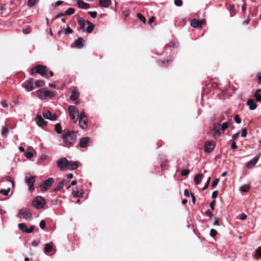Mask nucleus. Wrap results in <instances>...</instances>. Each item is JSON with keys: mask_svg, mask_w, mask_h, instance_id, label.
<instances>
[{"mask_svg": "<svg viewBox=\"0 0 261 261\" xmlns=\"http://www.w3.org/2000/svg\"><path fill=\"white\" fill-rule=\"evenodd\" d=\"M67 167H68V169L70 170H73L77 169L78 167L77 162L69 161V164Z\"/></svg>", "mask_w": 261, "mask_h": 261, "instance_id": "nucleus-24", "label": "nucleus"}, {"mask_svg": "<svg viewBox=\"0 0 261 261\" xmlns=\"http://www.w3.org/2000/svg\"><path fill=\"white\" fill-rule=\"evenodd\" d=\"M260 155H261L260 154L256 155L252 160L249 161L246 165L247 168L248 169L252 168L255 165V164L257 163L258 161L259 160V159L260 157Z\"/></svg>", "mask_w": 261, "mask_h": 261, "instance_id": "nucleus-12", "label": "nucleus"}, {"mask_svg": "<svg viewBox=\"0 0 261 261\" xmlns=\"http://www.w3.org/2000/svg\"><path fill=\"white\" fill-rule=\"evenodd\" d=\"M219 179L216 178L213 181V183L212 184V187L213 188H215L218 185V182H219Z\"/></svg>", "mask_w": 261, "mask_h": 261, "instance_id": "nucleus-49", "label": "nucleus"}, {"mask_svg": "<svg viewBox=\"0 0 261 261\" xmlns=\"http://www.w3.org/2000/svg\"><path fill=\"white\" fill-rule=\"evenodd\" d=\"M1 105L4 108H7L8 107V104L6 101H2Z\"/></svg>", "mask_w": 261, "mask_h": 261, "instance_id": "nucleus-62", "label": "nucleus"}, {"mask_svg": "<svg viewBox=\"0 0 261 261\" xmlns=\"http://www.w3.org/2000/svg\"><path fill=\"white\" fill-rule=\"evenodd\" d=\"M247 105L249 106V109L251 110H254L257 107V105L254 102V100L252 99H249L247 100Z\"/></svg>", "mask_w": 261, "mask_h": 261, "instance_id": "nucleus-23", "label": "nucleus"}, {"mask_svg": "<svg viewBox=\"0 0 261 261\" xmlns=\"http://www.w3.org/2000/svg\"><path fill=\"white\" fill-rule=\"evenodd\" d=\"M255 257L257 259L261 258V247L258 248L255 252Z\"/></svg>", "mask_w": 261, "mask_h": 261, "instance_id": "nucleus-39", "label": "nucleus"}, {"mask_svg": "<svg viewBox=\"0 0 261 261\" xmlns=\"http://www.w3.org/2000/svg\"><path fill=\"white\" fill-rule=\"evenodd\" d=\"M79 97V93L78 92H76V91H74L72 92L70 96V99L71 100H76Z\"/></svg>", "mask_w": 261, "mask_h": 261, "instance_id": "nucleus-33", "label": "nucleus"}, {"mask_svg": "<svg viewBox=\"0 0 261 261\" xmlns=\"http://www.w3.org/2000/svg\"><path fill=\"white\" fill-rule=\"evenodd\" d=\"M73 30L69 27H68L64 32L62 30L59 31L58 32V35H60L62 33H64L65 35H67L71 34Z\"/></svg>", "mask_w": 261, "mask_h": 261, "instance_id": "nucleus-29", "label": "nucleus"}, {"mask_svg": "<svg viewBox=\"0 0 261 261\" xmlns=\"http://www.w3.org/2000/svg\"><path fill=\"white\" fill-rule=\"evenodd\" d=\"M57 164L60 169L63 171L68 167L69 161L65 158H62L57 161Z\"/></svg>", "mask_w": 261, "mask_h": 261, "instance_id": "nucleus-8", "label": "nucleus"}, {"mask_svg": "<svg viewBox=\"0 0 261 261\" xmlns=\"http://www.w3.org/2000/svg\"><path fill=\"white\" fill-rule=\"evenodd\" d=\"M36 0H28V6L31 8L33 7L36 3Z\"/></svg>", "mask_w": 261, "mask_h": 261, "instance_id": "nucleus-43", "label": "nucleus"}, {"mask_svg": "<svg viewBox=\"0 0 261 261\" xmlns=\"http://www.w3.org/2000/svg\"><path fill=\"white\" fill-rule=\"evenodd\" d=\"M228 127V122L225 121L222 125L219 122H214L213 123V135L215 138H217L221 135V131H225Z\"/></svg>", "mask_w": 261, "mask_h": 261, "instance_id": "nucleus-1", "label": "nucleus"}, {"mask_svg": "<svg viewBox=\"0 0 261 261\" xmlns=\"http://www.w3.org/2000/svg\"><path fill=\"white\" fill-rule=\"evenodd\" d=\"M64 181H65V180H63L62 181H60L56 188H55L54 189V191L55 192H57L59 190H61V189H62L63 188V186H64Z\"/></svg>", "mask_w": 261, "mask_h": 261, "instance_id": "nucleus-32", "label": "nucleus"}, {"mask_svg": "<svg viewBox=\"0 0 261 261\" xmlns=\"http://www.w3.org/2000/svg\"><path fill=\"white\" fill-rule=\"evenodd\" d=\"M34 229H35V226H32L29 229L27 228L26 232L28 233H32L33 232Z\"/></svg>", "mask_w": 261, "mask_h": 261, "instance_id": "nucleus-57", "label": "nucleus"}, {"mask_svg": "<svg viewBox=\"0 0 261 261\" xmlns=\"http://www.w3.org/2000/svg\"><path fill=\"white\" fill-rule=\"evenodd\" d=\"M171 62L170 60H163L159 62V65L161 67H166L169 65V62Z\"/></svg>", "mask_w": 261, "mask_h": 261, "instance_id": "nucleus-34", "label": "nucleus"}, {"mask_svg": "<svg viewBox=\"0 0 261 261\" xmlns=\"http://www.w3.org/2000/svg\"><path fill=\"white\" fill-rule=\"evenodd\" d=\"M43 116L46 119L55 121L57 119V116L55 114H52L49 110L43 113Z\"/></svg>", "mask_w": 261, "mask_h": 261, "instance_id": "nucleus-13", "label": "nucleus"}, {"mask_svg": "<svg viewBox=\"0 0 261 261\" xmlns=\"http://www.w3.org/2000/svg\"><path fill=\"white\" fill-rule=\"evenodd\" d=\"M205 216L208 217H212L213 216V213L211 212V211L210 210H208L205 212Z\"/></svg>", "mask_w": 261, "mask_h": 261, "instance_id": "nucleus-54", "label": "nucleus"}, {"mask_svg": "<svg viewBox=\"0 0 261 261\" xmlns=\"http://www.w3.org/2000/svg\"><path fill=\"white\" fill-rule=\"evenodd\" d=\"M72 194L74 197H81L83 196L84 194V192L83 190L81 191H73L72 192Z\"/></svg>", "mask_w": 261, "mask_h": 261, "instance_id": "nucleus-28", "label": "nucleus"}, {"mask_svg": "<svg viewBox=\"0 0 261 261\" xmlns=\"http://www.w3.org/2000/svg\"><path fill=\"white\" fill-rule=\"evenodd\" d=\"M190 173V171L188 169H184L181 172V175L182 176H187Z\"/></svg>", "mask_w": 261, "mask_h": 261, "instance_id": "nucleus-44", "label": "nucleus"}, {"mask_svg": "<svg viewBox=\"0 0 261 261\" xmlns=\"http://www.w3.org/2000/svg\"><path fill=\"white\" fill-rule=\"evenodd\" d=\"M34 73H38L41 76H45L47 73L46 67L45 66L39 65L32 69V74Z\"/></svg>", "mask_w": 261, "mask_h": 261, "instance_id": "nucleus-7", "label": "nucleus"}, {"mask_svg": "<svg viewBox=\"0 0 261 261\" xmlns=\"http://www.w3.org/2000/svg\"><path fill=\"white\" fill-rule=\"evenodd\" d=\"M18 217L20 218H23L26 220L31 219L32 214L31 211L27 208H23L19 210Z\"/></svg>", "mask_w": 261, "mask_h": 261, "instance_id": "nucleus-4", "label": "nucleus"}, {"mask_svg": "<svg viewBox=\"0 0 261 261\" xmlns=\"http://www.w3.org/2000/svg\"><path fill=\"white\" fill-rule=\"evenodd\" d=\"M25 182L29 186L30 191L34 190V183L35 182V178L34 176H27L25 179Z\"/></svg>", "mask_w": 261, "mask_h": 261, "instance_id": "nucleus-10", "label": "nucleus"}, {"mask_svg": "<svg viewBox=\"0 0 261 261\" xmlns=\"http://www.w3.org/2000/svg\"><path fill=\"white\" fill-rule=\"evenodd\" d=\"M77 21L80 26V28L82 30L83 32H85L86 24H87V21L85 20L83 18L79 17Z\"/></svg>", "mask_w": 261, "mask_h": 261, "instance_id": "nucleus-17", "label": "nucleus"}, {"mask_svg": "<svg viewBox=\"0 0 261 261\" xmlns=\"http://www.w3.org/2000/svg\"><path fill=\"white\" fill-rule=\"evenodd\" d=\"M218 192L217 191H215L212 193V198H216L217 197Z\"/></svg>", "mask_w": 261, "mask_h": 261, "instance_id": "nucleus-60", "label": "nucleus"}, {"mask_svg": "<svg viewBox=\"0 0 261 261\" xmlns=\"http://www.w3.org/2000/svg\"><path fill=\"white\" fill-rule=\"evenodd\" d=\"M9 132V129L7 127H4L2 129V135L5 136Z\"/></svg>", "mask_w": 261, "mask_h": 261, "instance_id": "nucleus-42", "label": "nucleus"}, {"mask_svg": "<svg viewBox=\"0 0 261 261\" xmlns=\"http://www.w3.org/2000/svg\"><path fill=\"white\" fill-rule=\"evenodd\" d=\"M203 177V175L202 173H199L197 175H196L194 177V181L196 185H199L202 178Z\"/></svg>", "mask_w": 261, "mask_h": 261, "instance_id": "nucleus-25", "label": "nucleus"}, {"mask_svg": "<svg viewBox=\"0 0 261 261\" xmlns=\"http://www.w3.org/2000/svg\"><path fill=\"white\" fill-rule=\"evenodd\" d=\"M39 226L42 229H43L45 227V222L44 220L41 221L39 223Z\"/></svg>", "mask_w": 261, "mask_h": 261, "instance_id": "nucleus-55", "label": "nucleus"}, {"mask_svg": "<svg viewBox=\"0 0 261 261\" xmlns=\"http://www.w3.org/2000/svg\"><path fill=\"white\" fill-rule=\"evenodd\" d=\"M52 249H53V246L50 243H47L45 244V247H44V252L45 253H48L51 252Z\"/></svg>", "mask_w": 261, "mask_h": 261, "instance_id": "nucleus-30", "label": "nucleus"}, {"mask_svg": "<svg viewBox=\"0 0 261 261\" xmlns=\"http://www.w3.org/2000/svg\"><path fill=\"white\" fill-rule=\"evenodd\" d=\"M87 24H88V27L86 29V31L88 33H91L93 30L94 25L92 24L90 21L87 20Z\"/></svg>", "mask_w": 261, "mask_h": 261, "instance_id": "nucleus-27", "label": "nucleus"}, {"mask_svg": "<svg viewBox=\"0 0 261 261\" xmlns=\"http://www.w3.org/2000/svg\"><path fill=\"white\" fill-rule=\"evenodd\" d=\"M255 100L258 102H261V89H257L254 94Z\"/></svg>", "mask_w": 261, "mask_h": 261, "instance_id": "nucleus-26", "label": "nucleus"}, {"mask_svg": "<svg viewBox=\"0 0 261 261\" xmlns=\"http://www.w3.org/2000/svg\"><path fill=\"white\" fill-rule=\"evenodd\" d=\"M63 3V2L62 1H58L56 2V3L53 4L52 6H56V7L59 6L61 5V4H62Z\"/></svg>", "mask_w": 261, "mask_h": 261, "instance_id": "nucleus-56", "label": "nucleus"}, {"mask_svg": "<svg viewBox=\"0 0 261 261\" xmlns=\"http://www.w3.org/2000/svg\"><path fill=\"white\" fill-rule=\"evenodd\" d=\"M219 218L217 217H215L214 225H219Z\"/></svg>", "mask_w": 261, "mask_h": 261, "instance_id": "nucleus-59", "label": "nucleus"}, {"mask_svg": "<svg viewBox=\"0 0 261 261\" xmlns=\"http://www.w3.org/2000/svg\"><path fill=\"white\" fill-rule=\"evenodd\" d=\"M90 141V138L88 137L81 138L80 140V146L82 148H85L87 146Z\"/></svg>", "mask_w": 261, "mask_h": 261, "instance_id": "nucleus-16", "label": "nucleus"}, {"mask_svg": "<svg viewBox=\"0 0 261 261\" xmlns=\"http://www.w3.org/2000/svg\"><path fill=\"white\" fill-rule=\"evenodd\" d=\"M77 4L80 8L83 9L87 10L90 8V5L88 3H85L84 1L82 0H78Z\"/></svg>", "mask_w": 261, "mask_h": 261, "instance_id": "nucleus-20", "label": "nucleus"}, {"mask_svg": "<svg viewBox=\"0 0 261 261\" xmlns=\"http://www.w3.org/2000/svg\"><path fill=\"white\" fill-rule=\"evenodd\" d=\"M191 25L192 27L195 28L200 27V24H199V20L196 19H194L191 20Z\"/></svg>", "mask_w": 261, "mask_h": 261, "instance_id": "nucleus-31", "label": "nucleus"}, {"mask_svg": "<svg viewBox=\"0 0 261 261\" xmlns=\"http://www.w3.org/2000/svg\"><path fill=\"white\" fill-rule=\"evenodd\" d=\"M54 182V179L52 177H50L44 180L43 184L40 185L41 190L43 191H46L51 186Z\"/></svg>", "mask_w": 261, "mask_h": 261, "instance_id": "nucleus-9", "label": "nucleus"}, {"mask_svg": "<svg viewBox=\"0 0 261 261\" xmlns=\"http://www.w3.org/2000/svg\"><path fill=\"white\" fill-rule=\"evenodd\" d=\"M10 191V188H8L7 189H1L0 190V193L3 195L7 196Z\"/></svg>", "mask_w": 261, "mask_h": 261, "instance_id": "nucleus-40", "label": "nucleus"}, {"mask_svg": "<svg viewBox=\"0 0 261 261\" xmlns=\"http://www.w3.org/2000/svg\"><path fill=\"white\" fill-rule=\"evenodd\" d=\"M137 17L141 21L143 22H145V18L142 14L138 13L137 14Z\"/></svg>", "mask_w": 261, "mask_h": 261, "instance_id": "nucleus-46", "label": "nucleus"}, {"mask_svg": "<svg viewBox=\"0 0 261 261\" xmlns=\"http://www.w3.org/2000/svg\"><path fill=\"white\" fill-rule=\"evenodd\" d=\"M75 12V10L73 8H69L65 11V14L67 15H70L74 14Z\"/></svg>", "mask_w": 261, "mask_h": 261, "instance_id": "nucleus-38", "label": "nucleus"}, {"mask_svg": "<svg viewBox=\"0 0 261 261\" xmlns=\"http://www.w3.org/2000/svg\"><path fill=\"white\" fill-rule=\"evenodd\" d=\"M240 133L238 132L237 133L233 134L232 137V140H236L239 135Z\"/></svg>", "mask_w": 261, "mask_h": 261, "instance_id": "nucleus-61", "label": "nucleus"}, {"mask_svg": "<svg viewBox=\"0 0 261 261\" xmlns=\"http://www.w3.org/2000/svg\"><path fill=\"white\" fill-rule=\"evenodd\" d=\"M217 234V231L214 229H211L210 230V236L212 237H215Z\"/></svg>", "mask_w": 261, "mask_h": 261, "instance_id": "nucleus-47", "label": "nucleus"}, {"mask_svg": "<svg viewBox=\"0 0 261 261\" xmlns=\"http://www.w3.org/2000/svg\"><path fill=\"white\" fill-rule=\"evenodd\" d=\"M85 42L83 38L80 37L77 39L75 40L74 43L76 47L81 48L84 46V43Z\"/></svg>", "mask_w": 261, "mask_h": 261, "instance_id": "nucleus-19", "label": "nucleus"}, {"mask_svg": "<svg viewBox=\"0 0 261 261\" xmlns=\"http://www.w3.org/2000/svg\"><path fill=\"white\" fill-rule=\"evenodd\" d=\"M237 147V145L236 143V142H233L232 144H231V149H236Z\"/></svg>", "mask_w": 261, "mask_h": 261, "instance_id": "nucleus-64", "label": "nucleus"}, {"mask_svg": "<svg viewBox=\"0 0 261 261\" xmlns=\"http://www.w3.org/2000/svg\"><path fill=\"white\" fill-rule=\"evenodd\" d=\"M239 218L241 220H244L247 218V215L244 213L241 214Z\"/></svg>", "mask_w": 261, "mask_h": 261, "instance_id": "nucleus-58", "label": "nucleus"}, {"mask_svg": "<svg viewBox=\"0 0 261 261\" xmlns=\"http://www.w3.org/2000/svg\"><path fill=\"white\" fill-rule=\"evenodd\" d=\"M38 97L41 100H44L47 98H50L55 96V93L49 90L40 89L38 90Z\"/></svg>", "mask_w": 261, "mask_h": 261, "instance_id": "nucleus-3", "label": "nucleus"}, {"mask_svg": "<svg viewBox=\"0 0 261 261\" xmlns=\"http://www.w3.org/2000/svg\"><path fill=\"white\" fill-rule=\"evenodd\" d=\"M63 140V142L67 144H71L75 141V135L73 132L69 130H65L63 134L61 136Z\"/></svg>", "mask_w": 261, "mask_h": 261, "instance_id": "nucleus-2", "label": "nucleus"}, {"mask_svg": "<svg viewBox=\"0 0 261 261\" xmlns=\"http://www.w3.org/2000/svg\"><path fill=\"white\" fill-rule=\"evenodd\" d=\"M45 82L43 80H37L35 83V85L37 87H40L44 86Z\"/></svg>", "mask_w": 261, "mask_h": 261, "instance_id": "nucleus-36", "label": "nucleus"}, {"mask_svg": "<svg viewBox=\"0 0 261 261\" xmlns=\"http://www.w3.org/2000/svg\"><path fill=\"white\" fill-rule=\"evenodd\" d=\"M68 110L71 119L72 120L74 123H76L77 121V118L76 116L79 115L77 108L74 106H70L68 107Z\"/></svg>", "mask_w": 261, "mask_h": 261, "instance_id": "nucleus-6", "label": "nucleus"}, {"mask_svg": "<svg viewBox=\"0 0 261 261\" xmlns=\"http://www.w3.org/2000/svg\"><path fill=\"white\" fill-rule=\"evenodd\" d=\"M250 190L249 185H244L240 188V190L242 192H247Z\"/></svg>", "mask_w": 261, "mask_h": 261, "instance_id": "nucleus-35", "label": "nucleus"}, {"mask_svg": "<svg viewBox=\"0 0 261 261\" xmlns=\"http://www.w3.org/2000/svg\"><path fill=\"white\" fill-rule=\"evenodd\" d=\"M45 203V199L41 196H37L32 201L33 206L37 209L43 208Z\"/></svg>", "mask_w": 261, "mask_h": 261, "instance_id": "nucleus-5", "label": "nucleus"}, {"mask_svg": "<svg viewBox=\"0 0 261 261\" xmlns=\"http://www.w3.org/2000/svg\"><path fill=\"white\" fill-rule=\"evenodd\" d=\"M35 121L36 122L37 124L41 127H43L46 126L47 124V122L44 121L41 115H37L35 118Z\"/></svg>", "mask_w": 261, "mask_h": 261, "instance_id": "nucleus-15", "label": "nucleus"}, {"mask_svg": "<svg viewBox=\"0 0 261 261\" xmlns=\"http://www.w3.org/2000/svg\"><path fill=\"white\" fill-rule=\"evenodd\" d=\"M174 4L178 7H180L182 4V2L181 0H174Z\"/></svg>", "mask_w": 261, "mask_h": 261, "instance_id": "nucleus-50", "label": "nucleus"}, {"mask_svg": "<svg viewBox=\"0 0 261 261\" xmlns=\"http://www.w3.org/2000/svg\"><path fill=\"white\" fill-rule=\"evenodd\" d=\"M88 13L93 18H96L97 15V13L96 11H89Z\"/></svg>", "mask_w": 261, "mask_h": 261, "instance_id": "nucleus-45", "label": "nucleus"}, {"mask_svg": "<svg viewBox=\"0 0 261 261\" xmlns=\"http://www.w3.org/2000/svg\"><path fill=\"white\" fill-rule=\"evenodd\" d=\"M110 0H99V5L100 7L108 8L111 5Z\"/></svg>", "mask_w": 261, "mask_h": 261, "instance_id": "nucleus-21", "label": "nucleus"}, {"mask_svg": "<svg viewBox=\"0 0 261 261\" xmlns=\"http://www.w3.org/2000/svg\"><path fill=\"white\" fill-rule=\"evenodd\" d=\"M18 228L22 232H26L27 230V226H26V225L25 224H24V223H19L18 224Z\"/></svg>", "mask_w": 261, "mask_h": 261, "instance_id": "nucleus-37", "label": "nucleus"}, {"mask_svg": "<svg viewBox=\"0 0 261 261\" xmlns=\"http://www.w3.org/2000/svg\"><path fill=\"white\" fill-rule=\"evenodd\" d=\"M55 130L58 134H61L62 133V127L59 123H57L55 125Z\"/></svg>", "mask_w": 261, "mask_h": 261, "instance_id": "nucleus-41", "label": "nucleus"}, {"mask_svg": "<svg viewBox=\"0 0 261 261\" xmlns=\"http://www.w3.org/2000/svg\"><path fill=\"white\" fill-rule=\"evenodd\" d=\"M247 134V130L246 128H244L242 129V133H241V136L242 137H245Z\"/></svg>", "mask_w": 261, "mask_h": 261, "instance_id": "nucleus-52", "label": "nucleus"}, {"mask_svg": "<svg viewBox=\"0 0 261 261\" xmlns=\"http://www.w3.org/2000/svg\"><path fill=\"white\" fill-rule=\"evenodd\" d=\"M33 83L34 80L33 79H30L29 80L24 82L22 84L23 87L27 91H31L33 90Z\"/></svg>", "mask_w": 261, "mask_h": 261, "instance_id": "nucleus-11", "label": "nucleus"}, {"mask_svg": "<svg viewBox=\"0 0 261 261\" xmlns=\"http://www.w3.org/2000/svg\"><path fill=\"white\" fill-rule=\"evenodd\" d=\"M79 124H80V127L83 129H86L88 126V119L85 118V119H79Z\"/></svg>", "mask_w": 261, "mask_h": 261, "instance_id": "nucleus-22", "label": "nucleus"}, {"mask_svg": "<svg viewBox=\"0 0 261 261\" xmlns=\"http://www.w3.org/2000/svg\"><path fill=\"white\" fill-rule=\"evenodd\" d=\"M231 120V116H229L227 113H224L221 114L220 118H219V121L220 122H221L223 121H225L227 122H229Z\"/></svg>", "mask_w": 261, "mask_h": 261, "instance_id": "nucleus-18", "label": "nucleus"}, {"mask_svg": "<svg viewBox=\"0 0 261 261\" xmlns=\"http://www.w3.org/2000/svg\"><path fill=\"white\" fill-rule=\"evenodd\" d=\"M184 195L188 197H189L190 196V194H189V192L188 190L186 189L184 191Z\"/></svg>", "mask_w": 261, "mask_h": 261, "instance_id": "nucleus-63", "label": "nucleus"}, {"mask_svg": "<svg viewBox=\"0 0 261 261\" xmlns=\"http://www.w3.org/2000/svg\"><path fill=\"white\" fill-rule=\"evenodd\" d=\"M234 119L237 124H240L241 122V119L238 115L234 116Z\"/></svg>", "mask_w": 261, "mask_h": 261, "instance_id": "nucleus-48", "label": "nucleus"}, {"mask_svg": "<svg viewBox=\"0 0 261 261\" xmlns=\"http://www.w3.org/2000/svg\"><path fill=\"white\" fill-rule=\"evenodd\" d=\"M33 156V153L32 152L29 151L25 153V157L27 159H31Z\"/></svg>", "mask_w": 261, "mask_h": 261, "instance_id": "nucleus-53", "label": "nucleus"}, {"mask_svg": "<svg viewBox=\"0 0 261 261\" xmlns=\"http://www.w3.org/2000/svg\"><path fill=\"white\" fill-rule=\"evenodd\" d=\"M85 118H87L85 115V112L82 111L80 113V114L79 116V119H85Z\"/></svg>", "mask_w": 261, "mask_h": 261, "instance_id": "nucleus-51", "label": "nucleus"}, {"mask_svg": "<svg viewBox=\"0 0 261 261\" xmlns=\"http://www.w3.org/2000/svg\"><path fill=\"white\" fill-rule=\"evenodd\" d=\"M215 147V143L214 141L207 142L205 143L204 150L206 152H211Z\"/></svg>", "mask_w": 261, "mask_h": 261, "instance_id": "nucleus-14", "label": "nucleus"}]
</instances>
